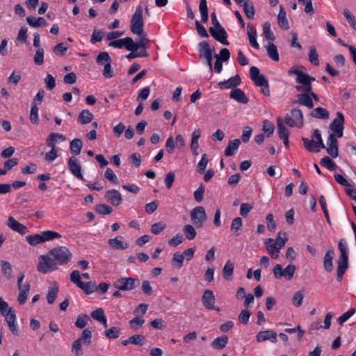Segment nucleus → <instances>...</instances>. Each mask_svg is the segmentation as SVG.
Masks as SVG:
<instances>
[{
	"label": "nucleus",
	"mask_w": 356,
	"mask_h": 356,
	"mask_svg": "<svg viewBox=\"0 0 356 356\" xmlns=\"http://www.w3.org/2000/svg\"><path fill=\"white\" fill-rule=\"evenodd\" d=\"M304 70L305 68L303 66H293L288 70L287 73L289 76H296V82L298 85L295 86V88L297 91L305 90L309 92L312 100L318 102V95L312 90V82L315 81V78L311 76Z\"/></svg>",
	"instance_id": "nucleus-1"
},
{
	"label": "nucleus",
	"mask_w": 356,
	"mask_h": 356,
	"mask_svg": "<svg viewBox=\"0 0 356 356\" xmlns=\"http://www.w3.org/2000/svg\"><path fill=\"white\" fill-rule=\"evenodd\" d=\"M302 141L305 148L309 152L317 153L320 149H325V145L323 141L321 134L319 129H314L312 135V139L302 137Z\"/></svg>",
	"instance_id": "nucleus-2"
},
{
	"label": "nucleus",
	"mask_w": 356,
	"mask_h": 356,
	"mask_svg": "<svg viewBox=\"0 0 356 356\" xmlns=\"http://www.w3.org/2000/svg\"><path fill=\"white\" fill-rule=\"evenodd\" d=\"M56 265H65L71 260L72 254L70 250L65 246H59L53 248L49 252Z\"/></svg>",
	"instance_id": "nucleus-3"
},
{
	"label": "nucleus",
	"mask_w": 356,
	"mask_h": 356,
	"mask_svg": "<svg viewBox=\"0 0 356 356\" xmlns=\"http://www.w3.org/2000/svg\"><path fill=\"white\" fill-rule=\"evenodd\" d=\"M143 12L142 6H138L130 22V29L133 34L142 35L143 33L144 22Z\"/></svg>",
	"instance_id": "nucleus-4"
},
{
	"label": "nucleus",
	"mask_w": 356,
	"mask_h": 356,
	"mask_svg": "<svg viewBox=\"0 0 356 356\" xmlns=\"http://www.w3.org/2000/svg\"><path fill=\"white\" fill-rule=\"evenodd\" d=\"M285 123L289 127H302L303 125V115L300 109L293 108L290 115H286L284 119Z\"/></svg>",
	"instance_id": "nucleus-5"
},
{
	"label": "nucleus",
	"mask_w": 356,
	"mask_h": 356,
	"mask_svg": "<svg viewBox=\"0 0 356 356\" xmlns=\"http://www.w3.org/2000/svg\"><path fill=\"white\" fill-rule=\"evenodd\" d=\"M296 271V266L292 264L288 265L284 269L282 268V265L276 264L273 269V273L276 279L285 277L287 280H291Z\"/></svg>",
	"instance_id": "nucleus-6"
},
{
	"label": "nucleus",
	"mask_w": 356,
	"mask_h": 356,
	"mask_svg": "<svg viewBox=\"0 0 356 356\" xmlns=\"http://www.w3.org/2000/svg\"><path fill=\"white\" fill-rule=\"evenodd\" d=\"M56 269L57 266L49 254L47 256L41 255L40 257L38 264V270L39 272L46 274Z\"/></svg>",
	"instance_id": "nucleus-7"
},
{
	"label": "nucleus",
	"mask_w": 356,
	"mask_h": 356,
	"mask_svg": "<svg viewBox=\"0 0 356 356\" xmlns=\"http://www.w3.org/2000/svg\"><path fill=\"white\" fill-rule=\"evenodd\" d=\"M207 218V213L203 207H195L191 211V218L196 228L201 227Z\"/></svg>",
	"instance_id": "nucleus-8"
},
{
	"label": "nucleus",
	"mask_w": 356,
	"mask_h": 356,
	"mask_svg": "<svg viewBox=\"0 0 356 356\" xmlns=\"http://www.w3.org/2000/svg\"><path fill=\"white\" fill-rule=\"evenodd\" d=\"M136 282L132 277H122L113 282V286L120 291H131L136 287Z\"/></svg>",
	"instance_id": "nucleus-9"
},
{
	"label": "nucleus",
	"mask_w": 356,
	"mask_h": 356,
	"mask_svg": "<svg viewBox=\"0 0 356 356\" xmlns=\"http://www.w3.org/2000/svg\"><path fill=\"white\" fill-rule=\"evenodd\" d=\"M209 33L218 42H220L224 45H229V42L227 40V34L225 29L221 26L220 27L214 28L210 27Z\"/></svg>",
	"instance_id": "nucleus-10"
},
{
	"label": "nucleus",
	"mask_w": 356,
	"mask_h": 356,
	"mask_svg": "<svg viewBox=\"0 0 356 356\" xmlns=\"http://www.w3.org/2000/svg\"><path fill=\"white\" fill-rule=\"evenodd\" d=\"M67 165L70 172L77 179L83 180V177L81 173V165L78 161L77 159L74 156H71L67 161Z\"/></svg>",
	"instance_id": "nucleus-11"
},
{
	"label": "nucleus",
	"mask_w": 356,
	"mask_h": 356,
	"mask_svg": "<svg viewBox=\"0 0 356 356\" xmlns=\"http://www.w3.org/2000/svg\"><path fill=\"white\" fill-rule=\"evenodd\" d=\"M104 197L106 202L115 207L120 205L122 200L121 193L115 189L106 191Z\"/></svg>",
	"instance_id": "nucleus-12"
},
{
	"label": "nucleus",
	"mask_w": 356,
	"mask_h": 356,
	"mask_svg": "<svg viewBox=\"0 0 356 356\" xmlns=\"http://www.w3.org/2000/svg\"><path fill=\"white\" fill-rule=\"evenodd\" d=\"M8 227L13 231L16 232L21 235H24L29 232L28 228L23 224L19 222L13 216H10L7 220Z\"/></svg>",
	"instance_id": "nucleus-13"
},
{
	"label": "nucleus",
	"mask_w": 356,
	"mask_h": 356,
	"mask_svg": "<svg viewBox=\"0 0 356 356\" xmlns=\"http://www.w3.org/2000/svg\"><path fill=\"white\" fill-rule=\"evenodd\" d=\"M5 316L6 321L8 323L9 329L15 335H18L19 329L16 324V315L15 312L12 309H9L6 314H3Z\"/></svg>",
	"instance_id": "nucleus-14"
},
{
	"label": "nucleus",
	"mask_w": 356,
	"mask_h": 356,
	"mask_svg": "<svg viewBox=\"0 0 356 356\" xmlns=\"http://www.w3.org/2000/svg\"><path fill=\"white\" fill-rule=\"evenodd\" d=\"M269 340L272 343H276L277 339V333L271 330L260 331L256 335V341L258 343Z\"/></svg>",
	"instance_id": "nucleus-15"
},
{
	"label": "nucleus",
	"mask_w": 356,
	"mask_h": 356,
	"mask_svg": "<svg viewBox=\"0 0 356 356\" xmlns=\"http://www.w3.org/2000/svg\"><path fill=\"white\" fill-rule=\"evenodd\" d=\"M300 93L297 95V103L300 105L305 106L309 109L313 108L314 103L310 99L309 92L305 90L298 91Z\"/></svg>",
	"instance_id": "nucleus-16"
},
{
	"label": "nucleus",
	"mask_w": 356,
	"mask_h": 356,
	"mask_svg": "<svg viewBox=\"0 0 356 356\" xmlns=\"http://www.w3.org/2000/svg\"><path fill=\"white\" fill-rule=\"evenodd\" d=\"M241 83V78L238 74L229 78V79L218 83V86L220 89H229L236 88Z\"/></svg>",
	"instance_id": "nucleus-17"
},
{
	"label": "nucleus",
	"mask_w": 356,
	"mask_h": 356,
	"mask_svg": "<svg viewBox=\"0 0 356 356\" xmlns=\"http://www.w3.org/2000/svg\"><path fill=\"white\" fill-rule=\"evenodd\" d=\"M215 297L211 290H206L202 295V302L203 305L208 309H215Z\"/></svg>",
	"instance_id": "nucleus-18"
},
{
	"label": "nucleus",
	"mask_w": 356,
	"mask_h": 356,
	"mask_svg": "<svg viewBox=\"0 0 356 356\" xmlns=\"http://www.w3.org/2000/svg\"><path fill=\"white\" fill-rule=\"evenodd\" d=\"M265 245L268 254L270 255L272 259H277L279 257V252L281 250L277 245L274 243V240L269 238L265 241Z\"/></svg>",
	"instance_id": "nucleus-19"
},
{
	"label": "nucleus",
	"mask_w": 356,
	"mask_h": 356,
	"mask_svg": "<svg viewBox=\"0 0 356 356\" xmlns=\"http://www.w3.org/2000/svg\"><path fill=\"white\" fill-rule=\"evenodd\" d=\"M229 97L241 104H247L248 102V99L244 92L238 88L231 90Z\"/></svg>",
	"instance_id": "nucleus-20"
},
{
	"label": "nucleus",
	"mask_w": 356,
	"mask_h": 356,
	"mask_svg": "<svg viewBox=\"0 0 356 356\" xmlns=\"http://www.w3.org/2000/svg\"><path fill=\"white\" fill-rule=\"evenodd\" d=\"M200 57L202 58L212 56L213 49L207 41H202L198 44Z\"/></svg>",
	"instance_id": "nucleus-21"
},
{
	"label": "nucleus",
	"mask_w": 356,
	"mask_h": 356,
	"mask_svg": "<svg viewBox=\"0 0 356 356\" xmlns=\"http://www.w3.org/2000/svg\"><path fill=\"white\" fill-rule=\"evenodd\" d=\"M64 135L58 133L50 134L46 139V145L47 147L54 149L56 148V144L59 141H65Z\"/></svg>",
	"instance_id": "nucleus-22"
},
{
	"label": "nucleus",
	"mask_w": 356,
	"mask_h": 356,
	"mask_svg": "<svg viewBox=\"0 0 356 356\" xmlns=\"http://www.w3.org/2000/svg\"><path fill=\"white\" fill-rule=\"evenodd\" d=\"M247 33L248 36V39L250 41V45L256 49H259V44H258L257 41V31L253 26V25L250 23L248 24L247 25Z\"/></svg>",
	"instance_id": "nucleus-23"
},
{
	"label": "nucleus",
	"mask_w": 356,
	"mask_h": 356,
	"mask_svg": "<svg viewBox=\"0 0 356 356\" xmlns=\"http://www.w3.org/2000/svg\"><path fill=\"white\" fill-rule=\"evenodd\" d=\"M122 238V236H116L114 238H110L108 243L114 250H125L129 247V244L123 241Z\"/></svg>",
	"instance_id": "nucleus-24"
},
{
	"label": "nucleus",
	"mask_w": 356,
	"mask_h": 356,
	"mask_svg": "<svg viewBox=\"0 0 356 356\" xmlns=\"http://www.w3.org/2000/svg\"><path fill=\"white\" fill-rule=\"evenodd\" d=\"M339 249L341 252V255L337 262L343 264H348V250L345 243L344 239H341L339 242Z\"/></svg>",
	"instance_id": "nucleus-25"
},
{
	"label": "nucleus",
	"mask_w": 356,
	"mask_h": 356,
	"mask_svg": "<svg viewBox=\"0 0 356 356\" xmlns=\"http://www.w3.org/2000/svg\"><path fill=\"white\" fill-rule=\"evenodd\" d=\"M241 144L239 139L230 140L225 150V156L227 157L232 156L236 154Z\"/></svg>",
	"instance_id": "nucleus-26"
},
{
	"label": "nucleus",
	"mask_w": 356,
	"mask_h": 356,
	"mask_svg": "<svg viewBox=\"0 0 356 356\" xmlns=\"http://www.w3.org/2000/svg\"><path fill=\"white\" fill-rule=\"evenodd\" d=\"M277 21L279 26L282 29L288 30L289 29V22L286 18V13L282 6H280V12L277 16Z\"/></svg>",
	"instance_id": "nucleus-27"
},
{
	"label": "nucleus",
	"mask_w": 356,
	"mask_h": 356,
	"mask_svg": "<svg viewBox=\"0 0 356 356\" xmlns=\"http://www.w3.org/2000/svg\"><path fill=\"white\" fill-rule=\"evenodd\" d=\"M31 289V285L29 283H26L23 285V288L19 290V294L17 296V301L19 305H24L26 300L29 295V293Z\"/></svg>",
	"instance_id": "nucleus-28"
},
{
	"label": "nucleus",
	"mask_w": 356,
	"mask_h": 356,
	"mask_svg": "<svg viewBox=\"0 0 356 356\" xmlns=\"http://www.w3.org/2000/svg\"><path fill=\"white\" fill-rule=\"evenodd\" d=\"M344 116L341 112L337 113V117L330 124V129L333 131L337 129H343Z\"/></svg>",
	"instance_id": "nucleus-29"
},
{
	"label": "nucleus",
	"mask_w": 356,
	"mask_h": 356,
	"mask_svg": "<svg viewBox=\"0 0 356 356\" xmlns=\"http://www.w3.org/2000/svg\"><path fill=\"white\" fill-rule=\"evenodd\" d=\"M234 268V264L230 260H227L222 269V275L226 280H232Z\"/></svg>",
	"instance_id": "nucleus-30"
},
{
	"label": "nucleus",
	"mask_w": 356,
	"mask_h": 356,
	"mask_svg": "<svg viewBox=\"0 0 356 356\" xmlns=\"http://www.w3.org/2000/svg\"><path fill=\"white\" fill-rule=\"evenodd\" d=\"M58 293V286L56 282H54L51 286L49 287L48 293L47 295V302L50 305L53 304L56 299Z\"/></svg>",
	"instance_id": "nucleus-31"
},
{
	"label": "nucleus",
	"mask_w": 356,
	"mask_h": 356,
	"mask_svg": "<svg viewBox=\"0 0 356 356\" xmlns=\"http://www.w3.org/2000/svg\"><path fill=\"white\" fill-rule=\"evenodd\" d=\"M333 252L332 250H328L325 254L323 259V266L327 272H331L333 270Z\"/></svg>",
	"instance_id": "nucleus-32"
},
{
	"label": "nucleus",
	"mask_w": 356,
	"mask_h": 356,
	"mask_svg": "<svg viewBox=\"0 0 356 356\" xmlns=\"http://www.w3.org/2000/svg\"><path fill=\"white\" fill-rule=\"evenodd\" d=\"M93 119L92 113L88 109L81 111L78 116V121L82 124H86L90 122Z\"/></svg>",
	"instance_id": "nucleus-33"
},
{
	"label": "nucleus",
	"mask_w": 356,
	"mask_h": 356,
	"mask_svg": "<svg viewBox=\"0 0 356 356\" xmlns=\"http://www.w3.org/2000/svg\"><path fill=\"white\" fill-rule=\"evenodd\" d=\"M83 147V143L79 138L73 139L70 144V152L74 155H78L81 153Z\"/></svg>",
	"instance_id": "nucleus-34"
},
{
	"label": "nucleus",
	"mask_w": 356,
	"mask_h": 356,
	"mask_svg": "<svg viewBox=\"0 0 356 356\" xmlns=\"http://www.w3.org/2000/svg\"><path fill=\"white\" fill-rule=\"evenodd\" d=\"M199 10L201 15V21L202 23H206L209 19L208 7L207 0H200L199 4Z\"/></svg>",
	"instance_id": "nucleus-35"
},
{
	"label": "nucleus",
	"mask_w": 356,
	"mask_h": 356,
	"mask_svg": "<svg viewBox=\"0 0 356 356\" xmlns=\"http://www.w3.org/2000/svg\"><path fill=\"white\" fill-rule=\"evenodd\" d=\"M228 343V337L227 336H221L216 338L211 343L213 348L221 350L224 348Z\"/></svg>",
	"instance_id": "nucleus-36"
},
{
	"label": "nucleus",
	"mask_w": 356,
	"mask_h": 356,
	"mask_svg": "<svg viewBox=\"0 0 356 356\" xmlns=\"http://www.w3.org/2000/svg\"><path fill=\"white\" fill-rule=\"evenodd\" d=\"M311 116L318 119H327L329 117V112L323 108L317 107L313 109L310 113Z\"/></svg>",
	"instance_id": "nucleus-37"
},
{
	"label": "nucleus",
	"mask_w": 356,
	"mask_h": 356,
	"mask_svg": "<svg viewBox=\"0 0 356 356\" xmlns=\"http://www.w3.org/2000/svg\"><path fill=\"white\" fill-rule=\"evenodd\" d=\"M277 132L280 139H286L289 137V129L283 124L282 120L280 118L277 119Z\"/></svg>",
	"instance_id": "nucleus-38"
},
{
	"label": "nucleus",
	"mask_w": 356,
	"mask_h": 356,
	"mask_svg": "<svg viewBox=\"0 0 356 356\" xmlns=\"http://www.w3.org/2000/svg\"><path fill=\"white\" fill-rule=\"evenodd\" d=\"M27 23L32 27H38L40 26H44L47 22L46 20L43 17H26Z\"/></svg>",
	"instance_id": "nucleus-39"
},
{
	"label": "nucleus",
	"mask_w": 356,
	"mask_h": 356,
	"mask_svg": "<svg viewBox=\"0 0 356 356\" xmlns=\"http://www.w3.org/2000/svg\"><path fill=\"white\" fill-rule=\"evenodd\" d=\"M243 225L242 219L239 217L234 218L231 224V231L234 234L238 236L240 234V231Z\"/></svg>",
	"instance_id": "nucleus-40"
},
{
	"label": "nucleus",
	"mask_w": 356,
	"mask_h": 356,
	"mask_svg": "<svg viewBox=\"0 0 356 356\" xmlns=\"http://www.w3.org/2000/svg\"><path fill=\"white\" fill-rule=\"evenodd\" d=\"M267 54L270 58L274 61L279 60V54L277 47L273 43H269L266 47Z\"/></svg>",
	"instance_id": "nucleus-41"
},
{
	"label": "nucleus",
	"mask_w": 356,
	"mask_h": 356,
	"mask_svg": "<svg viewBox=\"0 0 356 356\" xmlns=\"http://www.w3.org/2000/svg\"><path fill=\"white\" fill-rule=\"evenodd\" d=\"M242 7L246 17L249 19H253L254 15V7L253 3L249 0L245 3Z\"/></svg>",
	"instance_id": "nucleus-42"
},
{
	"label": "nucleus",
	"mask_w": 356,
	"mask_h": 356,
	"mask_svg": "<svg viewBox=\"0 0 356 356\" xmlns=\"http://www.w3.org/2000/svg\"><path fill=\"white\" fill-rule=\"evenodd\" d=\"M41 236H42L43 242L51 241L54 238L61 237V235L59 233L54 232V231H51V230H47V231L42 232Z\"/></svg>",
	"instance_id": "nucleus-43"
},
{
	"label": "nucleus",
	"mask_w": 356,
	"mask_h": 356,
	"mask_svg": "<svg viewBox=\"0 0 356 356\" xmlns=\"http://www.w3.org/2000/svg\"><path fill=\"white\" fill-rule=\"evenodd\" d=\"M184 259L183 255L181 253L179 252H175L172 259V266L177 269H180L183 266Z\"/></svg>",
	"instance_id": "nucleus-44"
},
{
	"label": "nucleus",
	"mask_w": 356,
	"mask_h": 356,
	"mask_svg": "<svg viewBox=\"0 0 356 356\" xmlns=\"http://www.w3.org/2000/svg\"><path fill=\"white\" fill-rule=\"evenodd\" d=\"M1 270L4 276L8 279L10 280L13 277L12 273V266L11 264L7 261H1Z\"/></svg>",
	"instance_id": "nucleus-45"
},
{
	"label": "nucleus",
	"mask_w": 356,
	"mask_h": 356,
	"mask_svg": "<svg viewBox=\"0 0 356 356\" xmlns=\"http://www.w3.org/2000/svg\"><path fill=\"white\" fill-rule=\"evenodd\" d=\"M29 119L33 124H38L39 123L38 108L35 103L31 104Z\"/></svg>",
	"instance_id": "nucleus-46"
},
{
	"label": "nucleus",
	"mask_w": 356,
	"mask_h": 356,
	"mask_svg": "<svg viewBox=\"0 0 356 356\" xmlns=\"http://www.w3.org/2000/svg\"><path fill=\"white\" fill-rule=\"evenodd\" d=\"M183 232L186 238L188 240H193L195 238L197 232L191 225H186L183 227Z\"/></svg>",
	"instance_id": "nucleus-47"
},
{
	"label": "nucleus",
	"mask_w": 356,
	"mask_h": 356,
	"mask_svg": "<svg viewBox=\"0 0 356 356\" xmlns=\"http://www.w3.org/2000/svg\"><path fill=\"white\" fill-rule=\"evenodd\" d=\"M90 321V318L87 314H81L76 318L75 322V326L79 329H82L88 324Z\"/></svg>",
	"instance_id": "nucleus-48"
},
{
	"label": "nucleus",
	"mask_w": 356,
	"mask_h": 356,
	"mask_svg": "<svg viewBox=\"0 0 356 356\" xmlns=\"http://www.w3.org/2000/svg\"><path fill=\"white\" fill-rule=\"evenodd\" d=\"M91 339H92V332L88 329H85L83 330L80 337L77 339L81 343H83L84 344H86L87 346L90 345L91 343Z\"/></svg>",
	"instance_id": "nucleus-49"
},
{
	"label": "nucleus",
	"mask_w": 356,
	"mask_h": 356,
	"mask_svg": "<svg viewBox=\"0 0 356 356\" xmlns=\"http://www.w3.org/2000/svg\"><path fill=\"white\" fill-rule=\"evenodd\" d=\"M320 163L330 170H334L337 167L336 163L327 156L321 159Z\"/></svg>",
	"instance_id": "nucleus-50"
},
{
	"label": "nucleus",
	"mask_w": 356,
	"mask_h": 356,
	"mask_svg": "<svg viewBox=\"0 0 356 356\" xmlns=\"http://www.w3.org/2000/svg\"><path fill=\"white\" fill-rule=\"evenodd\" d=\"M96 62L98 65H105L106 63H111V58L107 52H100L96 58Z\"/></svg>",
	"instance_id": "nucleus-51"
},
{
	"label": "nucleus",
	"mask_w": 356,
	"mask_h": 356,
	"mask_svg": "<svg viewBox=\"0 0 356 356\" xmlns=\"http://www.w3.org/2000/svg\"><path fill=\"white\" fill-rule=\"evenodd\" d=\"M138 35L140 36V38L136 42L138 49L149 48V40L147 38V34L143 32L142 35Z\"/></svg>",
	"instance_id": "nucleus-52"
},
{
	"label": "nucleus",
	"mask_w": 356,
	"mask_h": 356,
	"mask_svg": "<svg viewBox=\"0 0 356 356\" xmlns=\"http://www.w3.org/2000/svg\"><path fill=\"white\" fill-rule=\"evenodd\" d=\"M26 241L33 246H35L43 243L42 238L40 234L29 235L26 237Z\"/></svg>",
	"instance_id": "nucleus-53"
},
{
	"label": "nucleus",
	"mask_w": 356,
	"mask_h": 356,
	"mask_svg": "<svg viewBox=\"0 0 356 356\" xmlns=\"http://www.w3.org/2000/svg\"><path fill=\"white\" fill-rule=\"evenodd\" d=\"M120 333V329L117 327H112L109 329H107L104 332L105 336L107 338L113 339L118 338Z\"/></svg>",
	"instance_id": "nucleus-54"
},
{
	"label": "nucleus",
	"mask_w": 356,
	"mask_h": 356,
	"mask_svg": "<svg viewBox=\"0 0 356 356\" xmlns=\"http://www.w3.org/2000/svg\"><path fill=\"white\" fill-rule=\"evenodd\" d=\"M44 54V51L43 48H39L36 50L35 56L33 57V61L36 65H42L43 64Z\"/></svg>",
	"instance_id": "nucleus-55"
},
{
	"label": "nucleus",
	"mask_w": 356,
	"mask_h": 356,
	"mask_svg": "<svg viewBox=\"0 0 356 356\" xmlns=\"http://www.w3.org/2000/svg\"><path fill=\"white\" fill-rule=\"evenodd\" d=\"M309 60L311 63L315 66H318L319 65L318 55L314 47H309Z\"/></svg>",
	"instance_id": "nucleus-56"
},
{
	"label": "nucleus",
	"mask_w": 356,
	"mask_h": 356,
	"mask_svg": "<svg viewBox=\"0 0 356 356\" xmlns=\"http://www.w3.org/2000/svg\"><path fill=\"white\" fill-rule=\"evenodd\" d=\"M263 33L265 35L266 40L273 41L275 36L270 29V24L269 22H265L263 25Z\"/></svg>",
	"instance_id": "nucleus-57"
},
{
	"label": "nucleus",
	"mask_w": 356,
	"mask_h": 356,
	"mask_svg": "<svg viewBox=\"0 0 356 356\" xmlns=\"http://www.w3.org/2000/svg\"><path fill=\"white\" fill-rule=\"evenodd\" d=\"M356 310L355 308L350 309L348 312L343 314L337 318V321L339 325H342L346 321H347L354 314Z\"/></svg>",
	"instance_id": "nucleus-58"
},
{
	"label": "nucleus",
	"mask_w": 356,
	"mask_h": 356,
	"mask_svg": "<svg viewBox=\"0 0 356 356\" xmlns=\"http://www.w3.org/2000/svg\"><path fill=\"white\" fill-rule=\"evenodd\" d=\"M303 298L304 295L302 291H298L296 292L292 298L293 305L296 307H300L303 302Z\"/></svg>",
	"instance_id": "nucleus-59"
},
{
	"label": "nucleus",
	"mask_w": 356,
	"mask_h": 356,
	"mask_svg": "<svg viewBox=\"0 0 356 356\" xmlns=\"http://www.w3.org/2000/svg\"><path fill=\"white\" fill-rule=\"evenodd\" d=\"M95 211L98 214L108 215L112 212V209L105 204H99L96 206Z\"/></svg>",
	"instance_id": "nucleus-60"
},
{
	"label": "nucleus",
	"mask_w": 356,
	"mask_h": 356,
	"mask_svg": "<svg viewBox=\"0 0 356 356\" xmlns=\"http://www.w3.org/2000/svg\"><path fill=\"white\" fill-rule=\"evenodd\" d=\"M124 42V47L127 51H136L138 50L136 42H135L131 38H125Z\"/></svg>",
	"instance_id": "nucleus-61"
},
{
	"label": "nucleus",
	"mask_w": 356,
	"mask_h": 356,
	"mask_svg": "<svg viewBox=\"0 0 356 356\" xmlns=\"http://www.w3.org/2000/svg\"><path fill=\"white\" fill-rule=\"evenodd\" d=\"M144 323L145 320L138 316L134 318L129 322L130 327L133 330H138Z\"/></svg>",
	"instance_id": "nucleus-62"
},
{
	"label": "nucleus",
	"mask_w": 356,
	"mask_h": 356,
	"mask_svg": "<svg viewBox=\"0 0 356 356\" xmlns=\"http://www.w3.org/2000/svg\"><path fill=\"white\" fill-rule=\"evenodd\" d=\"M166 227V224L163 222L154 223L151 227L152 234L157 235L160 234Z\"/></svg>",
	"instance_id": "nucleus-63"
},
{
	"label": "nucleus",
	"mask_w": 356,
	"mask_h": 356,
	"mask_svg": "<svg viewBox=\"0 0 356 356\" xmlns=\"http://www.w3.org/2000/svg\"><path fill=\"white\" fill-rule=\"evenodd\" d=\"M72 352L74 356H81L83 355L81 343L77 339L72 343Z\"/></svg>",
	"instance_id": "nucleus-64"
}]
</instances>
